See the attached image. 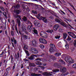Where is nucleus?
<instances>
[{
	"instance_id": "nucleus-17",
	"label": "nucleus",
	"mask_w": 76,
	"mask_h": 76,
	"mask_svg": "<svg viewBox=\"0 0 76 76\" xmlns=\"http://www.w3.org/2000/svg\"><path fill=\"white\" fill-rule=\"evenodd\" d=\"M58 61L60 63H62L63 64H65V62L62 59H59Z\"/></svg>"
},
{
	"instance_id": "nucleus-33",
	"label": "nucleus",
	"mask_w": 76,
	"mask_h": 76,
	"mask_svg": "<svg viewBox=\"0 0 76 76\" xmlns=\"http://www.w3.org/2000/svg\"><path fill=\"white\" fill-rule=\"evenodd\" d=\"M39 8V5H36L35 6V9H38Z\"/></svg>"
},
{
	"instance_id": "nucleus-20",
	"label": "nucleus",
	"mask_w": 76,
	"mask_h": 76,
	"mask_svg": "<svg viewBox=\"0 0 76 76\" xmlns=\"http://www.w3.org/2000/svg\"><path fill=\"white\" fill-rule=\"evenodd\" d=\"M23 49L25 50H27L28 49V46L26 44H23Z\"/></svg>"
},
{
	"instance_id": "nucleus-27",
	"label": "nucleus",
	"mask_w": 76,
	"mask_h": 76,
	"mask_svg": "<svg viewBox=\"0 0 76 76\" xmlns=\"http://www.w3.org/2000/svg\"><path fill=\"white\" fill-rule=\"evenodd\" d=\"M23 37L24 38H25L26 39H29V37H28V36H26V35H24L23 36Z\"/></svg>"
},
{
	"instance_id": "nucleus-15",
	"label": "nucleus",
	"mask_w": 76,
	"mask_h": 76,
	"mask_svg": "<svg viewBox=\"0 0 76 76\" xmlns=\"http://www.w3.org/2000/svg\"><path fill=\"white\" fill-rule=\"evenodd\" d=\"M67 71V69L65 67H64L62 68V70H61V72L62 73H65Z\"/></svg>"
},
{
	"instance_id": "nucleus-35",
	"label": "nucleus",
	"mask_w": 76,
	"mask_h": 76,
	"mask_svg": "<svg viewBox=\"0 0 76 76\" xmlns=\"http://www.w3.org/2000/svg\"><path fill=\"white\" fill-rule=\"evenodd\" d=\"M47 41L45 40V39H44L42 42V44H47Z\"/></svg>"
},
{
	"instance_id": "nucleus-42",
	"label": "nucleus",
	"mask_w": 76,
	"mask_h": 76,
	"mask_svg": "<svg viewBox=\"0 0 76 76\" xmlns=\"http://www.w3.org/2000/svg\"><path fill=\"white\" fill-rule=\"evenodd\" d=\"M72 67L76 69V64H73L72 65Z\"/></svg>"
},
{
	"instance_id": "nucleus-30",
	"label": "nucleus",
	"mask_w": 76,
	"mask_h": 76,
	"mask_svg": "<svg viewBox=\"0 0 76 76\" xmlns=\"http://www.w3.org/2000/svg\"><path fill=\"white\" fill-rule=\"evenodd\" d=\"M36 64L37 65H42V63H41V62L39 61H36Z\"/></svg>"
},
{
	"instance_id": "nucleus-45",
	"label": "nucleus",
	"mask_w": 76,
	"mask_h": 76,
	"mask_svg": "<svg viewBox=\"0 0 76 76\" xmlns=\"http://www.w3.org/2000/svg\"><path fill=\"white\" fill-rule=\"evenodd\" d=\"M70 5V6H71V7H72V8L73 9L75 10H76V9L75 8V7H74V6H73V5L71 4Z\"/></svg>"
},
{
	"instance_id": "nucleus-64",
	"label": "nucleus",
	"mask_w": 76,
	"mask_h": 76,
	"mask_svg": "<svg viewBox=\"0 0 76 76\" xmlns=\"http://www.w3.org/2000/svg\"><path fill=\"white\" fill-rule=\"evenodd\" d=\"M5 34H6V35H7V30L5 31Z\"/></svg>"
},
{
	"instance_id": "nucleus-38",
	"label": "nucleus",
	"mask_w": 76,
	"mask_h": 76,
	"mask_svg": "<svg viewBox=\"0 0 76 76\" xmlns=\"http://www.w3.org/2000/svg\"><path fill=\"white\" fill-rule=\"evenodd\" d=\"M65 47H66V49H69V45H68V44H67V43H66V45H65Z\"/></svg>"
},
{
	"instance_id": "nucleus-12",
	"label": "nucleus",
	"mask_w": 76,
	"mask_h": 76,
	"mask_svg": "<svg viewBox=\"0 0 76 76\" xmlns=\"http://www.w3.org/2000/svg\"><path fill=\"white\" fill-rule=\"evenodd\" d=\"M19 58V53L18 52L17 54H15V58L17 59V60H18V58Z\"/></svg>"
},
{
	"instance_id": "nucleus-3",
	"label": "nucleus",
	"mask_w": 76,
	"mask_h": 76,
	"mask_svg": "<svg viewBox=\"0 0 76 76\" xmlns=\"http://www.w3.org/2000/svg\"><path fill=\"white\" fill-rule=\"evenodd\" d=\"M55 20L56 22H58V23H60V24L63 26L65 27V28H67L68 27V25L66 24V23H64L63 22H61V21L60 20L58 19H56Z\"/></svg>"
},
{
	"instance_id": "nucleus-63",
	"label": "nucleus",
	"mask_w": 76,
	"mask_h": 76,
	"mask_svg": "<svg viewBox=\"0 0 76 76\" xmlns=\"http://www.w3.org/2000/svg\"><path fill=\"white\" fill-rule=\"evenodd\" d=\"M52 15H56V12H52Z\"/></svg>"
},
{
	"instance_id": "nucleus-51",
	"label": "nucleus",
	"mask_w": 76,
	"mask_h": 76,
	"mask_svg": "<svg viewBox=\"0 0 76 76\" xmlns=\"http://www.w3.org/2000/svg\"><path fill=\"white\" fill-rule=\"evenodd\" d=\"M50 58L51 59H53V58H54V57L52 55H50Z\"/></svg>"
},
{
	"instance_id": "nucleus-29",
	"label": "nucleus",
	"mask_w": 76,
	"mask_h": 76,
	"mask_svg": "<svg viewBox=\"0 0 76 76\" xmlns=\"http://www.w3.org/2000/svg\"><path fill=\"white\" fill-rule=\"evenodd\" d=\"M59 71H60V70H59V69H53V72H59Z\"/></svg>"
},
{
	"instance_id": "nucleus-62",
	"label": "nucleus",
	"mask_w": 76,
	"mask_h": 76,
	"mask_svg": "<svg viewBox=\"0 0 76 76\" xmlns=\"http://www.w3.org/2000/svg\"><path fill=\"white\" fill-rule=\"evenodd\" d=\"M22 31H23V32H25V31H26V29L25 28H24V29L23 28Z\"/></svg>"
},
{
	"instance_id": "nucleus-40",
	"label": "nucleus",
	"mask_w": 76,
	"mask_h": 76,
	"mask_svg": "<svg viewBox=\"0 0 76 76\" xmlns=\"http://www.w3.org/2000/svg\"><path fill=\"white\" fill-rule=\"evenodd\" d=\"M11 69L10 68V67H9L7 69H6V70L7 72H8V71H9Z\"/></svg>"
},
{
	"instance_id": "nucleus-59",
	"label": "nucleus",
	"mask_w": 76,
	"mask_h": 76,
	"mask_svg": "<svg viewBox=\"0 0 76 76\" xmlns=\"http://www.w3.org/2000/svg\"><path fill=\"white\" fill-rule=\"evenodd\" d=\"M1 9L3 11H4V8L3 7H1Z\"/></svg>"
},
{
	"instance_id": "nucleus-11",
	"label": "nucleus",
	"mask_w": 76,
	"mask_h": 76,
	"mask_svg": "<svg viewBox=\"0 0 76 76\" xmlns=\"http://www.w3.org/2000/svg\"><path fill=\"white\" fill-rule=\"evenodd\" d=\"M6 52V50L4 49L3 51H2V53L0 54V57H3V56H4V54H5V53Z\"/></svg>"
},
{
	"instance_id": "nucleus-47",
	"label": "nucleus",
	"mask_w": 76,
	"mask_h": 76,
	"mask_svg": "<svg viewBox=\"0 0 76 76\" xmlns=\"http://www.w3.org/2000/svg\"><path fill=\"white\" fill-rule=\"evenodd\" d=\"M12 25L13 26H15V21L13 20H12Z\"/></svg>"
},
{
	"instance_id": "nucleus-25",
	"label": "nucleus",
	"mask_w": 76,
	"mask_h": 76,
	"mask_svg": "<svg viewBox=\"0 0 76 76\" xmlns=\"http://www.w3.org/2000/svg\"><path fill=\"white\" fill-rule=\"evenodd\" d=\"M50 46L51 48H56V46L54 44H51L50 45Z\"/></svg>"
},
{
	"instance_id": "nucleus-41",
	"label": "nucleus",
	"mask_w": 76,
	"mask_h": 76,
	"mask_svg": "<svg viewBox=\"0 0 76 76\" xmlns=\"http://www.w3.org/2000/svg\"><path fill=\"white\" fill-rule=\"evenodd\" d=\"M71 39H72V38H70V37H69V36H68V38L67 39V41H70Z\"/></svg>"
},
{
	"instance_id": "nucleus-9",
	"label": "nucleus",
	"mask_w": 76,
	"mask_h": 76,
	"mask_svg": "<svg viewBox=\"0 0 76 76\" xmlns=\"http://www.w3.org/2000/svg\"><path fill=\"white\" fill-rule=\"evenodd\" d=\"M32 44L34 47H36L37 46V41L35 39L33 40L32 41Z\"/></svg>"
},
{
	"instance_id": "nucleus-4",
	"label": "nucleus",
	"mask_w": 76,
	"mask_h": 76,
	"mask_svg": "<svg viewBox=\"0 0 76 76\" xmlns=\"http://www.w3.org/2000/svg\"><path fill=\"white\" fill-rule=\"evenodd\" d=\"M47 33L44 31H41L40 33V35L42 37H47Z\"/></svg>"
},
{
	"instance_id": "nucleus-39",
	"label": "nucleus",
	"mask_w": 76,
	"mask_h": 76,
	"mask_svg": "<svg viewBox=\"0 0 76 76\" xmlns=\"http://www.w3.org/2000/svg\"><path fill=\"white\" fill-rule=\"evenodd\" d=\"M74 46L75 47H76V40H74V41L73 42Z\"/></svg>"
},
{
	"instance_id": "nucleus-58",
	"label": "nucleus",
	"mask_w": 76,
	"mask_h": 76,
	"mask_svg": "<svg viewBox=\"0 0 76 76\" xmlns=\"http://www.w3.org/2000/svg\"><path fill=\"white\" fill-rule=\"evenodd\" d=\"M40 67L42 69H45V67L42 66H40Z\"/></svg>"
},
{
	"instance_id": "nucleus-54",
	"label": "nucleus",
	"mask_w": 76,
	"mask_h": 76,
	"mask_svg": "<svg viewBox=\"0 0 76 76\" xmlns=\"http://www.w3.org/2000/svg\"><path fill=\"white\" fill-rule=\"evenodd\" d=\"M42 66H46V65H47V64H46V63H44V64L42 63Z\"/></svg>"
},
{
	"instance_id": "nucleus-21",
	"label": "nucleus",
	"mask_w": 76,
	"mask_h": 76,
	"mask_svg": "<svg viewBox=\"0 0 76 76\" xmlns=\"http://www.w3.org/2000/svg\"><path fill=\"white\" fill-rule=\"evenodd\" d=\"M28 58L29 60H34L35 58L32 56H31L29 57H28Z\"/></svg>"
},
{
	"instance_id": "nucleus-49",
	"label": "nucleus",
	"mask_w": 76,
	"mask_h": 76,
	"mask_svg": "<svg viewBox=\"0 0 76 76\" xmlns=\"http://www.w3.org/2000/svg\"><path fill=\"white\" fill-rule=\"evenodd\" d=\"M22 7L24 9H25L26 7H25V5L23 4L22 5Z\"/></svg>"
},
{
	"instance_id": "nucleus-44",
	"label": "nucleus",
	"mask_w": 76,
	"mask_h": 76,
	"mask_svg": "<svg viewBox=\"0 0 76 76\" xmlns=\"http://www.w3.org/2000/svg\"><path fill=\"white\" fill-rule=\"evenodd\" d=\"M38 60H40V61H41V59L40 58H37L36 59L35 61H37Z\"/></svg>"
},
{
	"instance_id": "nucleus-18",
	"label": "nucleus",
	"mask_w": 76,
	"mask_h": 76,
	"mask_svg": "<svg viewBox=\"0 0 76 76\" xmlns=\"http://www.w3.org/2000/svg\"><path fill=\"white\" fill-rule=\"evenodd\" d=\"M29 66H30V67H32V66L33 67H35L36 66V65L34 63H29Z\"/></svg>"
},
{
	"instance_id": "nucleus-60",
	"label": "nucleus",
	"mask_w": 76,
	"mask_h": 76,
	"mask_svg": "<svg viewBox=\"0 0 76 76\" xmlns=\"http://www.w3.org/2000/svg\"><path fill=\"white\" fill-rule=\"evenodd\" d=\"M6 74L5 76H7L8 75H9V72H6L5 74H6Z\"/></svg>"
},
{
	"instance_id": "nucleus-22",
	"label": "nucleus",
	"mask_w": 76,
	"mask_h": 76,
	"mask_svg": "<svg viewBox=\"0 0 76 76\" xmlns=\"http://www.w3.org/2000/svg\"><path fill=\"white\" fill-rule=\"evenodd\" d=\"M63 37H64V39H66V38H67V35H67V34L65 33H63Z\"/></svg>"
},
{
	"instance_id": "nucleus-37",
	"label": "nucleus",
	"mask_w": 76,
	"mask_h": 76,
	"mask_svg": "<svg viewBox=\"0 0 76 76\" xmlns=\"http://www.w3.org/2000/svg\"><path fill=\"white\" fill-rule=\"evenodd\" d=\"M39 47L40 48H41L42 49H43V48H44V47H45L44 46V45H39Z\"/></svg>"
},
{
	"instance_id": "nucleus-32",
	"label": "nucleus",
	"mask_w": 76,
	"mask_h": 76,
	"mask_svg": "<svg viewBox=\"0 0 76 76\" xmlns=\"http://www.w3.org/2000/svg\"><path fill=\"white\" fill-rule=\"evenodd\" d=\"M49 51L50 52H53L54 51V49L50 47L49 49Z\"/></svg>"
},
{
	"instance_id": "nucleus-48",
	"label": "nucleus",
	"mask_w": 76,
	"mask_h": 76,
	"mask_svg": "<svg viewBox=\"0 0 76 76\" xmlns=\"http://www.w3.org/2000/svg\"><path fill=\"white\" fill-rule=\"evenodd\" d=\"M4 13H5V15H4L6 19H7V15L6 14L7 13L6 12H5Z\"/></svg>"
},
{
	"instance_id": "nucleus-19",
	"label": "nucleus",
	"mask_w": 76,
	"mask_h": 76,
	"mask_svg": "<svg viewBox=\"0 0 76 76\" xmlns=\"http://www.w3.org/2000/svg\"><path fill=\"white\" fill-rule=\"evenodd\" d=\"M17 21L18 24V26H20V19H19V18H17Z\"/></svg>"
},
{
	"instance_id": "nucleus-10",
	"label": "nucleus",
	"mask_w": 76,
	"mask_h": 76,
	"mask_svg": "<svg viewBox=\"0 0 76 76\" xmlns=\"http://www.w3.org/2000/svg\"><path fill=\"white\" fill-rule=\"evenodd\" d=\"M14 12H15V13H16V14H17V15H19V13L21 12V11L18 9H14Z\"/></svg>"
},
{
	"instance_id": "nucleus-31",
	"label": "nucleus",
	"mask_w": 76,
	"mask_h": 76,
	"mask_svg": "<svg viewBox=\"0 0 76 76\" xmlns=\"http://www.w3.org/2000/svg\"><path fill=\"white\" fill-rule=\"evenodd\" d=\"M44 39L42 38H40L39 39V41L41 43H42V42L44 40Z\"/></svg>"
},
{
	"instance_id": "nucleus-43",
	"label": "nucleus",
	"mask_w": 76,
	"mask_h": 76,
	"mask_svg": "<svg viewBox=\"0 0 76 76\" xmlns=\"http://www.w3.org/2000/svg\"><path fill=\"white\" fill-rule=\"evenodd\" d=\"M60 37V36H57L55 37V38H56V39H59Z\"/></svg>"
},
{
	"instance_id": "nucleus-53",
	"label": "nucleus",
	"mask_w": 76,
	"mask_h": 76,
	"mask_svg": "<svg viewBox=\"0 0 76 76\" xmlns=\"http://www.w3.org/2000/svg\"><path fill=\"white\" fill-rule=\"evenodd\" d=\"M58 75H59V76H65V75L64 74H58Z\"/></svg>"
},
{
	"instance_id": "nucleus-16",
	"label": "nucleus",
	"mask_w": 76,
	"mask_h": 76,
	"mask_svg": "<svg viewBox=\"0 0 76 76\" xmlns=\"http://www.w3.org/2000/svg\"><path fill=\"white\" fill-rule=\"evenodd\" d=\"M31 76H41V75L39 74H35V73H31Z\"/></svg>"
},
{
	"instance_id": "nucleus-5",
	"label": "nucleus",
	"mask_w": 76,
	"mask_h": 76,
	"mask_svg": "<svg viewBox=\"0 0 76 76\" xmlns=\"http://www.w3.org/2000/svg\"><path fill=\"white\" fill-rule=\"evenodd\" d=\"M39 20H42L44 22V23H47L48 22L47 21V18H45V17H40V18H39Z\"/></svg>"
},
{
	"instance_id": "nucleus-50",
	"label": "nucleus",
	"mask_w": 76,
	"mask_h": 76,
	"mask_svg": "<svg viewBox=\"0 0 76 76\" xmlns=\"http://www.w3.org/2000/svg\"><path fill=\"white\" fill-rule=\"evenodd\" d=\"M49 18L50 19H52V20H53V19H54V18H53V17L52 16V15H51L50 17H49Z\"/></svg>"
},
{
	"instance_id": "nucleus-36",
	"label": "nucleus",
	"mask_w": 76,
	"mask_h": 76,
	"mask_svg": "<svg viewBox=\"0 0 76 76\" xmlns=\"http://www.w3.org/2000/svg\"><path fill=\"white\" fill-rule=\"evenodd\" d=\"M14 17L15 18H20V17H21L19 15H15L14 16Z\"/></svg>"
},
{
	"instance_id": "nucleus-13",
	"label": "nucleus",
	"mask_w": 76,
	"mask_h": 76,
	"mask_svg": "<svg viewBox=\"0 0 76 76\" xmlns=\"http://www.w3.org/2000/svg\"><path fill=\"white\" fill-rule=\"evenodd\" d=\"M14 7L15 9V10H16V9H19V8H20V4H16L14 6Z\"/></svg>"
},
{
	"instance_id": "nucleus-26",
	"label": "nucleus",
	"mask_w": 76,
	"mask_h": 76,
	"mask_svg": "<svg viewBox=\"0 0 76 76\" xmlns=\"http://www.w3.org/2000/svg\"><path fill=\"white\" fill-rule=\"evenodd\" d=\"M47 32H48L49 33H52V32H54V30L53 29H51V30H48L46 31Z\"/></svg>"
},
{
	"instance_id": "nucleus-57",
	"label": "nucleus",
	"mask_w": 76,
	"mask_h": 76,
	"mask_svg": "<svg viewBox=\"0 0 76 76\" xmlns=\"http://www.w3.org/2000/svg\"><path fill=\"white\" fill-rule=\"evenodd\" d=\"M24 60L25 62H26V63L27 61H28V60L27 59H26V58L24 59Z\"/></svg>"
},
{
	"instance_id": "nucleus-2",
	"label": "nucleus",
	"mask_w": 76,
	"mask_h": 76,
	"mask_svg": "<svg viewBox=\"0 0 76 76\" xmlns=\"http://www.w3.org/2000/svg\"><path fill=\"white\" fill-rule=\"evenodd\" d=\"M65 60L66 62L67 63L70 64L74 62V60L72 59V58L69 56H66L65 58Z\"/></svg>"
},
{
	"instance_id": "nucleus-6",
	"label": "nucleus",
	"mask_w": 76,
	"mask_h": 76,
	"mask_svg": "<svg viewBox=\"0 0 76 76\" xmlns=\"http://www.w3.org/2000/svg\"><path fill=\"white\" fill-rule=\"evenodd\" d=\"M68 33L69 35H70L71 37L74 38H76V36L75 34L71 32L70 31L68 32Z\"/></svg>"
},
{
	"instance_id": "nucleus-55",
	"label": "nucleus",
	"mask_w": 76,
	"mask_h": 76,
	"mask_svg": "<svg viewBox=\"0 0 76 76\" xmlns=\"http://www.w3.org/2000/svg\"><path fill=\"white\" fill-rule=\"evenodd\" d=\"M24 32H25V33L26 34V35H28V34H29V32H28V31H26V30Z\"/></svg>"
},
{
	"instance_id": "nucleus-61",
	"label": "nucleus",
	"mask_w": 76,
	"mask_h": 76,
	"mask_svg": "<svg viewBox=\"0 0 76 76\" xmlns=\"http://www.w3.org/2000/svg\"><path fill=\"white\" fill-rule=\"evenodd\" d=\"M11 35L12 36H13V35H14V34H13V31H12L11 32Z\"/></svg>"
},
{
	"instance_id": "nucleus-28",
	"label": "nucleus",
	"mask_w": 76,
	"mask_h": 76,
	"mask_svg": "<svg viewBox=\"0 0 76 76\" xmlns=\"http://www.w3.org/2000/svg\"><path fill=\"white\" fill-rule=\"evenodd\" d=\"M55 56L57 57V56H61V54H60V53H56L55 54Z\"/></svg>"
},
{
	"instance_id": "nucleus-52",
	"label": "nucleus",
	"mask_w": 76,
	"mask_h": 76,
	"mask_svg": "<svg viewBox=\"0 0 76 76\" xmlns=\"http://www.w3.org/2000/svg\"><path fill=\"white\" fill-rule=\"evenodd\" d=\"M58 31L59 32H63V31H63V29L61 28L59 29Z\"/></svg>"
},
{
	"instance_id": "nucleus-24",
	"label": "nucleus",
	"mask_w": 76,
	"mask_h": 76,
	"mask_svg": "<svg viewBox=\"0 0 76 76\" xmlns=\"http://www.w3.org/2000/svg\"><path fill=\"white\" fill-rule=\"evenodd\" d=\"M11 59V63H13L14 62V61L13 60V56L12 55H11V56L10 57Z\"/></svg>"
},
{
	"instance_id": "nucleus-8",
	"label": "nucleus",
	"mask_w": 76,
	"mask_h": 76,
	"mask_svg": "<svg viewBox=\"0 0 76 76\" xmlns=\"http://www.w3.org/2000/svg\"><path fill=\"white\" fill-rule=\"evenodd\" d=\"M31 51H34L33 52H34V54H37L38 53V50L34 48H32L31 49Z\"/></svg>"
},
{
	"instance_id": "nucleus-46",
	"label": "nucleus",
	"mask_w": 76,
	"mask_h": 76,
	"mask_svg": "<svg viewBox=\"0 0 76 76\" xmlns=\"http://www.w3.org/2000/svg\"><path fill=\"white\" fill-rule=\"evenodd\" d=\"M37 27H40L41 26V24L39 22L37 24Z\"/></svg>"
},
{
	"instance_id": "nucleus-1",
	"label": "nucleus",
	"mask_w": 76,
	"mask_h": 76,
	"mask_svg": "<svg viewBox=\"0 0 76 76\" xmlns=\"http://www.w3.org/2000/svg\"><path fill=\"white\" fill-rule=\"evenodd\" d=\"M27 31L31 32V31H33L34 33L35 34V35H38V32H37V30L35 29V28L34 27L32 28V26H28L27 27Z\"/></svg>"
},
{
	"instance_id": "nucleus-56",
	"label": "nucleus",
	"mask_w": 76,
	"mask_h": 76,
	"mask_svg": "<svg viewBox=\"0 0 76 76\" xmlns=\"http://www.w3.org/2000/svg\"><path fill=\"white\" fill-rule=\"evenodd\" d=\"M14 43L15 45V44H17V41H16V40L14 41Z\"/></svg>"
},
{
	"instance_id": "nucleus-14",
	"label": "nucleus",
	"mask_w": 76,
	"mask_h": 76,
	"mask_svg": "<svg viewBox=\"0 0 76 76\" xmlns=\"http://www.w3.org/2000/svg\"><path fill=\"white\" fill-rule=\"evenodd\" d=\"M59 28V26L58 25H55L54 28H53V29L55 31H57V29H58V28Z\"/></svg>"
},
{
	"instance_id": "nucleus-34",
	"label": "nucleus",
	"mask_w": 76,
	"mask_h": 76,
	"mask_svg": "<svg viewBox=\"0 0 76 76\" xmlns=\"http://www.w3.org/2000/svg\"><path fill=\"white\" fill-rule=\"evenodd\" d=\"M39 23V21H38L35 20L34 21V25H37Z\"/></svg>"
},
{
	"instance_id": "nucleus-7",
	"label": "nucleus",
	"mask_w": 76,
	"mask_h": 76,
	"mask_svg": "<svg viewBox=\"0 0 76 76\" xmlns=\"http://www.w3.org/2000/svg\"><path fill=\"white\" fill-rule=\"evenodd\" d=\"M42 75L45 76H51L53 75L51 74L48 73L47 72H44L42 73Z\"/></svg>"
},
{
	"instance_id": "nucleus-23",
	"label": "nucleus",
	"mask_w": 76,
	"mask_h": 76,
	"mask_svg": "<svg viewBox=\"0 0 76 76\" xmlns=\"http://www.w3.org/2000/svg\"><path fill=\"white\" fill-rule=\"evenodd\" d=\"M24 22H27V18L25 16H24L22 18Z\"/></svg>"
}]
</instances>
